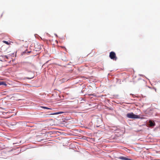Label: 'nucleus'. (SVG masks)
Returning a JSON list of instances; mask_svg holds the SVG:
<instances>
[{
  "label": "nucleus",
  "mask_w": 160,
  "mask_h": 160,
  "mask_svg": "<svg viewBox=\"0 0 160 160\" xmlns=\"http://www.w3.org/2000/svg\"><path fill=\"white\" fill-rule=\"evenodd\" d=\"M3 42L7 45H9V43L7 41H3Z\"/></svg>",
  "instance_id": "obj_8"
},
{
  "label": "nucleus",
  "mask_w": 160,
  "mask_h": 160,
  "mask_svg": "<svg viewBox=\"0 0 160 160\" xmlns=\"http://www.w3.org/2000/svg\"><path fill=\"white\" fill-rule=\"evenodd\" d=\"M2 14L1 15V17H2Z\"/></svg>",
  "instance_id": "obj_13"
},
{
  "label": "nucleus",
  "mask_w": 160,
  "mask_h": 160,
  "mask_svg": "<svg viewBox=\"0 0 160 160\" xmlns=\"http://www.w3.org/2000/svg\"><path fill=\"white\" fill-rule=\"evenodd\" d=\"M63 113V112H57L51 114V115H57V114H60Z\"/></svg>",
  "instance_id": "obj_5"
},
{
  "label": "nucleus",
  "mask_w": 160,
  "mask_h": 160,
  "mask_svg": "<svg viewBox=\"0 0 160 160\" xmlns=\"http://www.w3.org/2000/svg\"><path fill=\"white\" fill-rule=\"evenodd\" d=\"M148 122L149 123L148 125L150 127H154L155 125V123L154 121L152 122L151 120H149Z\"/></svg>",
  "instance_id": "obj_3"
},
{
  "label": "nucleus",
  "mask_w": 160,
  "mask_h": 160,
  "mask_svg": "<svg viewBox=\"0 0 160 160\" xmlns=\"http://www.w3.org/2000/svg\"><path fill=\"white\" fill-rule=\"evenodd\" d=\"M6 85V83L3 82H0V85Z\"/></svg>",
  "instance_id": "obj_6"
},
{
  "label": "nucleus",
  "mask_w": 160,
  "mask_h": 160,
  "mask_svg": "<svg viewBox=\"0 0 160 160\" xmlns=\"http://www.w3.org/2000/svg\"><path fill=\"white\" fill-rule=\"evenodd\" d=\"M127 117L130 118H139L140 117L139 115H136L134 114L133 112L128 113L127 114Z\"/></svg>",
  "instance_id": "obj_1"
},
{
  "label": "nucleus",
  "mask_w": 160,
  "mask_h": 160,
  "mask_svg": "<svg viewBox=\"0 0 160 160\" xmlns=\"http://www.w3.org/2000/svg\"><path fill=\"white\" fill-rule=\"evenodd\" d=\"M41 107L42 108H43V109H51V108H48L47 107H46L42 106V107Z\"/></svg>",
  "instance_id": "obj_7"
},
{
  "label": "nucleus",
  "mask_w": 160,
  "mask_h": 160,
  "mask_svg": "<svg viewBox=\"0 0 160 160\" xmlns=\"http://www.w3.org/2000/svg\"><path fill=\"white\" fill-rule=\"evenodd\" d=\"M4 57H5L6 58H8V57L7 56H4Z\"/></svg>",
  "instance_id": "obj_12"
},
{
  "label": "nucleus",
  "mask_w": 160,
  "mask_h": 160,
  "mask_svg": "<svg viewBox=\"0 0 160 160\" xmlns=\"http://www.w3.org/2000/svg\"><path fill=\"white\" fill-rule=\"evenodd\" d=\"M33 78V77H31V78H29V77H28L27 78L28 79H32V78Z\"/></svg>",
  "instance_id": "obj_10"
},
{
  "label": "nucleus",
  "mask_w": 160,
  "mask_h": 160,
  "mask_svg": "<svg viewBox=\"0 0 160 160\" xmlns=\"http://www.w3.org/2000/svg\"><path fill=\"white\" fill-rule=\"evenodd\" d=\"M119 158L123 160H132L131 159L128 158L123 157H121Z\"/></svg>",
  "instance_id": "obj_4"
},
{
  "label": "nucleus",
  "mask_w": 160,
  "mask_h": 160,
  "mask_svg": "<svg viewBox=\"0 0 160 160\" xmlns=\"http://www.w3.org/2000/svg\"><path fill=\"white\" fill-rule=\"evenodd\" d=\"M61 48L63 49H66L63 46H61Z\"/></svg>",
  "instance_id": "obj_9"
},
{
  "label": "nucleus",
  "mask_w": 160,
  "mask_h": 160,
  "mask_svg": "<svg viewBox=\"0 0 160 160\" xmlns=\"http://www.w3.org/2000/svg\"><path fill=\"white\" fill-rule=\"evenodd\" d=\"M109 57L111 59L114 60H116L117 59L116 54L115 52H111L110 53Z\"/></svg>",
  "instance_id": "obj_2"
},
{
  "label": "nucleus",
  "mask_w": 160,
  "mask_h": 160,
  "mask_svg": "<svg viewBox=\"0 0 160 160\" xmlns=\"http://www.w3.org/2000/svg\"><path fill=\"white\" fill-rule=\"evenodd\" d=\"M4 57H5L6 58H8V57L7 56H4Z\"/></svg>",
  "instance_id": "obj_11"
}]
</instances>
